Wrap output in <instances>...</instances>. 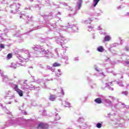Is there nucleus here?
I'll return each instance as SVG.
<instances>
[{"label":"nucleus","instance_id":"c9c22d12","mask_svg":"<svg viewBox=\"0 0 129 129\" xmlns=\"http://www.w3.org/2000/svg\"><path fill=\"white\" fill-rule=\"evenodd\" d=\"M5 36H6V34H3V33H1L0 34V38L1 39V40H5Z\"/></svg>","mask_w":129,"mask_h":129},{"label":"nucleus","instance_id":"cd10ccee","mask_svg":"<svg viewBox=\"0 0 129 129\" xmlns=\"http://www.w3.org/2000/svg\"><path fill=\"white\" fill-rule=\"evenodd\" d=\"M100 0H93V6L94 7V8H95V7H96V6H97L98 3H99V1Z\"/></svg>","mask_w":129,"mask_h":129},{"label":"nucleus","instance_id":"13d9d810","mask_svg":"<svg viewBox=\"0 0 129 129\" xmlns=\"http://www.w3.org/2000/svg\"><path fill=\"white\" fill-rule=\"evenodd\" d=\"M121 6H122V8L123 9V8H125V7H126V4H122Z\"/></svg>","mask_w":129,"mask_h":129},{"label":"nucleus","instance_id":"4be33fe9","mask_svg":"<svg viewBox=\"0 0 129 129\" xmlns=\"http://www.w3.org/2000/svg\"><path fill=\"white\" fill-rule=\"evenodd\" d=\"M103 97H102L101 98H97L95 99L94 101L96 103H98V104H100V103H102V101L103 100Z\"/></svg>","mask_w":129,"mask_h":129},{"label":"nucleus","instance_id":"39448f33","mask_svg":"<svg viewBox=\"0 0 129 129\" xmlns=\"http://www.w3.org/2000/svg\"><path fill=\"white\" fill-rule=\"evenodd\" d=\"M103 100L105 102L106 106H109L112 110L116 109L117 106H118V99L113 100V102H111L109 99L105 98V97H103Z\"/></svg>","mask_w":129,"mask_h":129},{"label":"nucleus","instance_id":"7c9ffc66","mask_svg":"<svg viewBox=\"0 0 129 129\" xmlns=\"http://www.w3.org/2000/svg\"><path fill=\"white\" fill-rule=\"evenodd\" d=\"M92 21H93L92 18H89L87 20H85L84 23L86 25H87V24H90V22H92Z\"/></svg>","mask_w":129,"mask_h":129},{"label":"nucleus","instance_id":"8fccbe9b","mask_svg":"<svg viewBox=\"0 0 129 129\" xmlns=\"http://www.w3.org/2000/svg\"><path fill=\"white\" fill-rule=\"evenodd\" d=\"M123 17H129V13L127 12L126 14L123 15Z\"/></svg>","mask_w":129,"mask_h":129},{"label":"nucleus","instance_id":"9d476101","mask_svg":"<svg viewBox=\"0 0 129 129\" xmlns=\"http://www.w3.org/2000/svg\"><path fill=\"white\" fill-rule=\"evenodd\" d=\"M21 7V4L19 3H14L12 5H10V8L11 9H15L16 12H14V11H11V14H13L14 15L17 14L18 12H19V9H20V7Z\"/></svg>","mask_w":129,"mask_h":129},{"label":"nucleus","instance_id":"3c124183","mask_svg":"<svg viewBox=\"0 0 129 129\" xmlns=\"http://www.w3.org/2000/svg\"><path fill=\"white\" fill-rule=\"evenodd\" d=\"M74 61H76V62H78V61H79V58L78 57H75L74 58Z\"/></svg>","mask_w":129,"mask_h":129},{"label":"nucleus","instance_id":"680f3d73","mask_svg":"<svg viewBox=\"0 0 129 129\" xmlns=\"http://www.w3.org/2000/svg\"><path fill=\"white\" fill-rule=\"evenodd\" d=\"M38 66H39V67H40V68H42V69L44 68L43 67V65H42V64H39Z\"/></svg>","mask_w":129,"mask_h":129},{"label":"nucleus","instance_id":"f3484780","mask_svg":"<svg viewBox=\"0 0 129 129\" xmlns=\"http://www.w3.org/2000/svg\"><path fill=\"white\" fill-rule=\"evenodd\" d=\"M113 82H111L109 83H106L105 85H106V87L109 89V90H111V91H113V88L110 87V86H112L113 85Z\"/></svg>","mask_w":129,"mask_h":129},{"label":"nucleus","instance_id":"09e8293b","mask_svg":"<svg viewBox=\"0 0 129 129\" xmlns=\"http://www.w3.org/2000/svg\"><path fill=\"white\" fill-rule=\"evenodd\" d=\"M106 70H107V72H108V73H111V72H112V71H110L109 68H107L106 69Z\"/></svg>","mask_w":129,"mask_h":129},{"label":"nucleus","instance_id":"c03bdc74","mask_svg":"<svg viewBox=\"0 0 129 129\" xmlns=\"http://www.w3.org/2000/svg\"><path fill=\"white\" fill-rule=\"evenodd\" d=\"M60 93L62 94V95H65V93H64V90L62 88H60Z\"/></svg>","mask_w":129,"mask_h":129},{"label":"nucleus","instance_id":"864d4df0","mask_svg":"<svg viewBox=\"0 0 129 129\" xmlns=\"http://www.w3.org/2000/svg\"><path fill=\"white\" fill-rule=\"evenodd\" d=\"M42 115H47V114L46 113V110H43Z\"/></svg>","mask_w":129,"mask_h":129},{"label":"nucleus","instance_id":"aec40b11","mask_svg":"<svg viewBox=\"0 0 129 129\" xmlns=\"http://www.w3.org/2000/svg\"><path fill=\"white\" fill-rule=\"evenodd\" d=\"M53 113L54 115H55L54 120H59V119H60V116L59 115V114H58V112L56 111V110H54L53 111Z\"/></svg>","mask_w":129,"mask_h":129},{"label":"nucleus","instance_id":"5701e85b","mask_svg":"<svg viewBox=\"0 0 129 129\" xmlns=\"http://www.w3.org/2000/svg\"><path fill=\"white\" fill-rule=\"evenodd\" d=\"M56 98H57V96L55 95H51L49 96V99L51 101H55L56 100Z\"/></svg>","mask_w":129,"mask_h":129},{"label":"nucleus","instance_id":"dca6fc26","mask_svg":"<svg viewBox=\"0 0 129 129\" xmlns=\"http://www.w3.org/2000/svg\"><path fill=\"white\" fill-rule=\"evenodd\" d=\"M20 66H25V65L23 64L22 63L13 62L11 64L10 67V68H13V69H16V68H17V67H20Z\"/></svg>","mask_w":129,"mask_h":129},{"label":"nucleus","instance_id":"2eb2a0df","mask_svg":"<svg viewBox=\"0 0 129 129\" xmlns=\"http://www.w3.org/2000/svg\"><path fill=\"white\" fill-rule=\"evenodd\" d=\"M37 88H40V87H36L35 86H33V85H28L26 86V88H24L25 91H28V90H29V89L30 90H34V89H37Z\"/></svg>","mask_w":129,"mask_h":129},{"label":"nucleus","instance_id":"6e6d98bb","mask_svg":"<svg viewBox=\"0 0 129 129\" xmlns=\"http://www.w3.org/2000/svg\"><path fill=\"white\" fill-rule=\"evenodd\" d=\"M125 50L127 51H129V47L128 46H126L125 48Z\"/></svg>","mask_w":129,"mask_h":129},{"label":"nucleus","instance_id":"7ed1b4c3","mask_svg":"<svg viewBox=\"0 0 129 129\" xmlns=\"http://www.w3.org/2000/svg\"><path fill=\"white\" fill-rule=\"evenodd\" d=\"M36 55V50H34L33 52H29L28 51H25L24 53H23V57L20 55L18 57V59L20 62H22L24 63L25 62H27L28 60H29V58L31 57H37V56H35Z\"/></svg>","mask_w":129,"mask_h":129},{"label":"nucleus","instance_id":"a18cd8bd","mask_svg":"<svg viewBox=\"0 0 129 129\" xmlns=\"http://www.w3.org/2000/svg\"><path fill=\"white\" fill-rule=\"evenodd\" d=\"M6 112L7 114H10V115H12V112H10V111L6 110Z\"/></svg>","mask_w":129,"mask_h":129},{"label":"nucleus","instance_id":"f257e3e1","mask_svg":"<svg viewBox=\"0 0 129 129\" xmlns=\"http://www.w3.org/2000/svg\"><path fill=\"white\" fill-rule=\"evenodd\" d=\"M28 124V121L24 118H15L13 117L11 120H9L5 124L6 126H16L17 125H22L23 127H26Z\"/></svg>","mask_w":129,"mask_h":129},{"label":"nucleus","instance_id":"f8f14e48","mask_svg":"<svg viewBox=\"0 0 129 129\" xmlns=\"http://www.w3.org/2000/svg\"><path fill=\"white\" fill-rule=\"evenodd\" d=\"M13 86H14L13 88L14 90L16 91V92H17L19 96H21V97L23 96V91L20 90V89H19V86H18V85L14 84Z\"/></svg>","mask_w":129,"mask_h":129},{"label":"nucleus","instance_id":"423d86ee","mask_svg":"<svg viewBox=\"0 0 129 129\" xmlns=\"http://www.w3.org/2000/svg\"><path fill=\"white\" fill-rule=\"evenodd\" d=\"M60 28H63L61 29L62 31H66V29H70V31H72L73 33L78 32V27L77 25H72L71 23H68V26H60Z\"/></svg>","mask_w":129,"mask_h":129},{"label":"nucleus","instance_id":"5fc2aeb1","mask_svg":"<svg viewBox=\"0 0 129 129\" xmlns=\"http://www.w3.org/2000/svg\"><path fill=\"white\" fill-rule=\"evenodd\" d=\"M54 52H55L56 55H58V49L55 48V49H54Z\"/></svg>","mask_w":129,"mask_h":129},{"label":"nucleus","instance_id":"b1692460","mask_svg":"<svg viewBox=\"0 0 129 129\" xmlns=\"http://www.w3.org/2000/svg\"><path fill=\"white\" fill-rule=\"evenodd\" d=\"M62 105L65 106V107H72L71 104L68 102H64V103H62Z\"/></svg>","mask_w":129,"mask_h":129},{"label":"nucleus","instance_id":"69168bd1","mask_svg":"<svg viewBox=\"0 0 129 129\" xmlns=\"http://www.w3.org/2000/svg\"><path fill=\"white\" fill-rule=\"evenodd\" d=\"M126 60L127 61H129V55L127 56Z\"/></svg>","mask_w":129,"mask_h":129},{"label":"nucleus","instance_id":"49530a36","mask_svg":"<svg viewBox=\"0 0 129 129\" xmlns=\"http://www.w3.org/2000/svg\"><path fill=\"white\" fill-rule=\"evenodd\" d=\"M0 48L3 50V49H5V45L3 44H0Z\"/></svg>","mask_w":129,"mask_h":129},{"label":"nucleus","instance_id":"c756f323","mask_svg":"<svg viewBox=\"0 0 129 129\" xmlns=\"http://www.w3.org/2000/svg\"><path fill=\"white\" fill-rule=\"evenodd\" d=\"M117 43H113V44L111 45L110 47L108 48V51L111 52V49L112 48H113V47H116V46H117Z\"/></svg>","mask_w":129,"mask_h":129},{"label":"nucleus","instance_id":"72a5a7b5","mask_svg":"<svg viewBox=\"0 0 129 129\" xmlns=\"http://www.w3.org/2000/svg\"><path fill=\"white\" fill-rule=\"evenodd\" d=\"M53 67H60L61 66V64L58 62H54L52 64Z\"/></svg>","mask_w":129,"mask_h":129},{"label":"nucleus","instance_id":"a211bd4d","mask_svg":"<svg viewBox=\"0 0 129 129\" xmlns=\"http://www.w3.org/2000/svg\"><path fill=\"white\" fill-rule=\"evenodd\" d=\"M103 14V11L100 9H97L95 11V16L99 17Z\"/></svg>","mask_w":129,"mask_h":129},{"label":"nucleus","instance_id":"0e129e2a","mask_svg":"<svg viewBox=\"0 0 129 129\" xmlns=\"http://www.w3.org/2000/svg\"><path fill=\"white\" fill-rule=\"evenodd\" d=\"M6 104H12V102H9L8 103H6Z\"/></svg>","mask_w":129,"mask_h":129},{"label":"nucleus","instance_id":"c85d7f7f","mask_svg":"<svg viewBox=\"0 0 129 129\" xmlns=\"http://www.w3.org/2000/svg\"><path fill=\"white\" fill-rule=\"evenodd\" d=\"M28 84H27V80H25L24 82V84L23 85H22L21 88L22 89H23V90H25V89L24 88H26V86H28Z\"/></svg>","mask_w":129,"mask_h":129},{"label":"nucleus","instance_id":"9b49d317","mask_svg":"<svg viewBox=\"0 0 129 129\" xmlns=\"http://www.w3.org/2000/svg\"><path fill=\"white\" fill-rule=\"evenodd\" d=\"M111 120L112 121V123H113L112 125L113 127H125V126H124V122L120 123L118 122L119 119L117 120V122L111 119Z\"/></svg>","mask_w":129,"mask_h":129},{"label":"nucleus","instance_id":"6e6552de","mask_svg":"<svg viewBox=\"0 0 129 129\" xmlns=\"http://www.w3.org/2000/svg\"><path fill=\"white\" fill-rule=\"evenodd\" d=\"M0 74L2 77L3 82L7 84V85H10L11 86L14 85L13 83L10 82V79L8 76L4 75V71L0 70Z\"/></svg>","mask_w":129,"mask_h":129},{"label":"nucleus","instance_id":"412c9836","mask_svg":"<svg viewBox=\"0 0 129 129\" xmlns=\"http://www.w3.org/2000/svg\"><path fill=\"white\" fill-rule=\"evenodd\" d=\"M103 34L105 36L104 38L105 42H109V41H110V39H111L110 36L109 35H107L106 33H103Z\"/></svg>","mask_w":129,"mask_h":129},{"label":"nucleus","instance_id":"052dcab7","mask_svg":"<svg viewBox=\"0 0 129 129\" xmlns=\"http://www.w3.org/2000/svg\"><path fill=\"white\" fill-rule=\"evenodd\" d=\"M14 36L15 37H21V36H20V35H19L18 34H15Z\"/></svg>","mask_w":129,"mask_h":129},{"label":"nucleus","instance_id":"0eeeda50","mask_svg":"<svg viewBox=\"0 0 129 129\" xmlns=\"http://www.w3.org/2000/svg\"><path fill=\"white\" fill-rule=\"evenodd\" d=\"M54 39L55 42L56 43V44L60 45L61 46H62V45H63V44L67 43V42L68 41L66 38L62 36H56L54 37Z\"/></svg>","mask_w":129,"mask_h":129},{"label":"nucleus","instance_id":"20e7f679","mask_svg":"<svg viewBox=\"0 0 129 129\" xmlns=\"http://www.w3.org/2000/svg\"><path fill=\"white\" fill-rule=\"evenodd\" d=\"M83 3V1L82 0H78L77 5L75 8V10H73V9H72L71 7L68 6V5H67V4H64V6H66V9L68 10V11H71V12H73L72 14L69 15L70 17H72L73 16H74L75 15H76V14H77V11H79L80 9H81Z\"/></svg>","mask_w":129,"mask_h":129},{"label":"nucleus","instance_id":"a19ab883","mask_svg":"<svg viewBox=\"0 0 129 129\" xmlns=\"http://www.w3.org/2000/svg\"><path fill=\"white\" fill-rule=\"evenodd\" d=\"M12 55L11 53H9L7 55V60H9V59H11V58H12Z\"/></svg>","mask_w":129,"mask_h":129},{"label":"nucleus","instance_id":"2f4dec72","mask_svg":"<svg viewBox=\"0 0 129 129\" xmlns=\"http://www.w3.org/2000/svg\"><path fill=\"white\" fill-rule=\"evenodd\" d=\"M78 122H80L81 123H82L84 122V118L83 117H81L78 119Z\"/></svg>","mask_w":129,"mask_h":129},{"label":"nucleus","instance_id":"37998d69","mask_svg":"<svg viewBox=\"0 0 129 129\" xmlns=\"http://www.w3.org/2000/svg\"><path fill=\"white\" fill-rule=\"evenodd\" d=\"M26 18L27 20H28V21H32V19H33V16H31V17H30L29 16H27Z\"/></svg>","mask_w":129,"mask_h":129},{"label":"nucleus","instance_id":"e433bc0d","mask_svg":"<svg viewBox=\"0 0 129 129\" xmlns=\"http://www.w3.org/2000/svg\"><path fill=\"white\" fill-rule=\"evenodd\" d=\"M82 124L81 125H79V127H80V128H81V127H86L87 126L86 123H84V122H83V123H82Z\"/></svg>","mask_w":129,"mask_h":129},{"label":"nucleus","instance_id":"bb28decb","mask_svg":"<svg viewBox=\"0 0 129 129\" xmlns=\"http://www.w3.org/2000/svg\"><path fill=\"white\" fill-rule=\"evenodd\" d=\"M20 110L22 111V113H23V114H24L25 115H27V112L25 111V110H24V105L21 106L20 108H19Z\"/></svg>","mask_w":129,"mask_h":129},{"label":"nucleus","instance_id":"e2e57ef3","mask_svg":"<svg viewBox=\"0 0 129 129\" xmlns=\"http://www.w3.org/2000/svg\"><path fill=\"white\" fill-rule=\"evenodd\" d=\"M47 2H48V0H42V3H47Z\"/></svg>","mask_w":129,"mask_h":129},{"label":"nucleus","instance_id":"338daca9","mask_svg":"<svg viewBox=\"0 0 129 129\" xmlns=\"http://www.w3.org/2000/svg\"><path fill=\"white\" fill-rule=\"evenodd\" d=\"M58 72H59V73H61V70L59 69L57 70Z\"/></svg>","mask_w":129,"mask_h":129},{"label":"nucleus","instance_id":"4468645a","mask_svg":"<svg viewBox=\"0 0 129 129\" xmlns=\"http://www.w3.org/2000/svg\"><path fill=\"white\" fill-rule=\"evenodd\" d=\"M49 125L45 123H39L37 126V129H48Z\"/></svg>","mask_w":129,"mask_h":129},{"label":"nucleus","instance_id":"ddd939ff","mask_svg":"<svg viewBox=\"0 0 129 129\" xmlns=\"http://www.w3.org/2000/svg\"><path fill=\"white\" fill-rule=\"evenodd\" d=\"M32 27H33L34 30H38V29H42L44 27L43 25H39V22H34L33 24H31Z\"/></svg>","mask_w":129,"mask_h":129},{"label":"nucleus","instance_id":"ea45409f","mask_svg":"<svg viewBox=\"0 0 129 129\" xmlns=\"http://www.w3.org/2000/svg\"><path fill=\"white\" fill-rule=\"evenodd\" d=\"M123 95H125V96H127V95H128V91H123L121 93Z\"/></svg>","mask_w":129,"mask_h":129},{"label":"nucleus","instance_id":"f03ea898","mask_svg":"<svg viewBox=\"0 0 129 129\" xmlns=\"http://www.w3.org/2000/svg\"><path fill=\"white\" fill-rule=\"evenodd\" d=\"M33 50H35V57H48V56H51L53 57V53L50 52L49 50H45L43 48V46L40 45H36L33 47Z\"/></svg>","mask_w":129,"mask_h":129},{"label":"nucleus","instance_id":"473e14b6","mask_svg":"<svg viewBox=\"0 0 129 129\" xmlns=\"http://www.w3.org/2000/svg\"><path fill=\"white\" fill-rule=\"evenodd\" d=\"M96 127H97L98 128H101V127H102V122H101V123H97L96 124Z\"/></svg>","mask_w":129,"mask_h":129},{"label":"nucleus","instance_id":"a878e982","mask_svg":"<svg viewBox=\"0 0 129 129\" xmlns=\"http://www.w3.org/2000/svg\"><path fill=\"white\" fill-rule=\"evenodd\" d=\"M62 58V59L66 60V64H69V62H68V60H69V58H68V56L67 55H63Z\"/></svg>","mask_w":129,"mask_h":129},{"label":"nucleus","instance_id":"79ce46f5","mask_svg":"<svg viewBox=\"0 0 129 129\" xmlns=\"http://www.w3.org/2000/svg\"><path fill=\"white\" fill-rule=\"evenodd\" d=\"M116 84H118V85H119V86H120V87H123V85L121 83H119V82L116 81Z\"/></svg>","mask_w":129,"mask_h":129},{"label":"nucleus","instance_id":"774afa93","mask_svg":"<svg viewBox=\"0 0 129 129\" xmlns=\"http://www.w3.org/2000/svg\"><path fill=\"white\" fill-rule=\"evenodd\" d=\"M25 10H31V8H26L25 9Z\"/></svg>","mask_w":129,"mask_h":129},{"label":"nucleus","instance_id":"4c0bfd02","mask_svg":"<svg viewBox=\"0 0 129 129\" xmlns=\"http://www.w3.org/2000/svg\"><path fill=\"white\" fill-rule=\"evenodd\" d=\"M47 69H48V70H50L51 71H52V72H54V69L52 67L47 66Z\"/></svg>","mask_w":129,"mask_h":129},{"label":"nucleus","instance_id":"603ef678","mask_svg":"<svg viewBox=\"0 0 129 129\" xmlns=\"http://www.w3.org/2000/svg\"><path fill=\"white\" fill-rule=\"evenodd\" d=\"M88 31H89V32H90V31H92V27H88Z\"/></svg>","mask_w":129,"mask_h":129},{"label":"nucleus","instance_id":"58836bf2","mask_svg":"<svg viewBox=\"0 0 129 129\" xmlns=\"http://www.w3.org/2000/svg\"><path fill=\"white\" fill-rule=\"evenodd\" d=\"M35 2H36L37 4H36L35 6H34V7H35V8H38V7H39L38 4H41V2H40V1H38V0H35Z\"/></svg>","mask_w":129,"mask_h":129},{"label":"nucleus","instance_id":"f704fd0d","mask_svg":"<svg viewBox=\"0 0 129 129\" xmlns=\"http://www.w3.org/2000/svg\"><path fill=\"white\" fill-rule=\"evenodd\" d=\"M123 64L124 66H129V60L124 61Z\"/></svg>","mask_w":129,"mask_h":129},{"label":"nucleus","instance_id":"de8ad7c7","mask_svg":"<svg viewBox=\"0 0 129 129\" xmlns=\"http://www.w3.org/2000/svg\"><path fill=\"white\" fill-rule=\"evenodd\" d=\"M122 9H123V8H122L121 5L117 7V9H118V10H122Z\"/></svg>","mask_w":129,"mask_h":129},{"label":"nucleus","instance_id":"bf43d9fd","mask_svg":"<svg viewBox=\"0 0 129 129\" xmlns=\"http://www.w3.org/2000/svg\"><path fill=\"white\" fill-rule=\"evenodd\" d=\"M98 30L99 31H100V30H102V28H101V26H99L98 27Z\"/></svg>","mask_w":129,"mask_h":129},{"label":"nucleus","instance_id":"1a4fd4ad","mask_svg":"<svg viewBox=\"0 0 129 129\" xmlns=\"http://www.w3.org/2000/svg\"><path fill=\"white\" fill-rule=\"evenodd\" d=\"M94 69L97 72L96 73L94 74V76H96V77H99V76H101V75H103V76H105L103 73V72L102 71V69L98 68L97 66H94Z\"/></svg>","mask_w":129,"mask_h":129},{"label":"nucleus","instance_id":"6ab92c4d","mask_svg":"<svg viewBox=\"0 0 129 129\" xmlns=\"http://www.w3.org/2000/svg\"><path fill=\"white\" fill-rule=\"evenodd\" d=\"M5 98H7L6 97H10L9 99L10 100L13 99L14 98V95L12 94V92L11 91H9L8 92L6 93V96H5Z\"/></svg>","mask_w":129,"mask_h":129},{"label":"nucleus","instance_id":"393cba45","mask_svg":"<svg viewBox=\"0 0 129 129\" xmlns=\"http://www.w3.org/2000/svg\"><path fill=\"white\" fill-rule=\"evenodd\" d=\"M97 51H98V52H100L101 53H102V52L104 51V48H103V46H100L97 47Z\"/></svg>","mask_w":129,"mask_h":129},{"label":"nucleus","instance_id":"4d7b16f0","mask_svg":"<svg viewBox=\"0 0 129 129\" xmlns=\"http://www.w3.org/2000/svg\"><path fill=\"white\" fill-rule=\"evenodd\" d=\"M61 75H62V73L56 74V76H57L58 77H60Z\"/></svg>","mask_w":129,"mask_h":129}]
</instances>
